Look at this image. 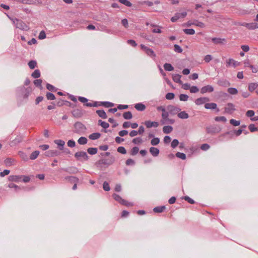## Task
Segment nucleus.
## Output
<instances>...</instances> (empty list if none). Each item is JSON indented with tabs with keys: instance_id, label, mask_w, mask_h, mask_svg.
Instances as JSON below:
<instances>
[{
	"instance_id": "f257e3e1",
	"label": "nucleus",
	"mask_w": 258,
	"mask_h": 258,
	"mask_svg": "<svg viewBox=\"0 0 258 258\" xmlns=\"http://www.w3.org/2000/svg\"><path fill=\"white\" fill-rule=\"evenodd\" d=\"M115 161V158L113 156H111L109 159H101L96 162L95 165V166L100 169H102L103 167V165L105 166V167H107L109 166L112 165Z\"/></svg>"
},
{
	"instance_id": "f03ea898",
	"label": "nucleus",
	"mask_w": 258,
	"mask_h": 258,
	"mask_svg": "<svg viewBox=\"0 0 258 258\" xmlns=\"http://www.w3.org/2000/svg\"><path fill=\"white\" fill-rule=\"evenodd\" d=\"M32 91L31 87L25 88V87H21L18 90V93L24 98L27 99Z\"/></svg>"
},
{
	"instance_id": "7ed1b4c3",
	"label": "nucleus",
	"mask_w": 258,
	"mask_h": 258,
	"mask_svg": "<svg viewBox=\"0 0 258 258\" xmlns=\"http://www.w3.org/2000/svg\"><path fill=\"white\" fill-rule=\"evenodd\" d=\"M74 132L77 134L83 133L86 130L85 126L80 121H77L74 124Z\"/></svg>"
},
{
	"instance_id": "20e7f679",
	"label": "nucleus",
	"mask_w": 258,
	"mask_h": 258,
	"mask_svg": "<svg viewBox=\"0 0 258 258\" xmlns=\"http://www.w3.org/2000/svg\"><path fill=\"white\" fill-rule=\"evenodd\" d=\"M14 23L16 28L19 29L27 31L29 29V27L21 20L16 19V20L14 21Z\"/></svg>"
},
{
	"instance_id": "39448f33",
	"label": "nucleus",
	"mask_w": 258,
	"mask_h": 258,
	"mask_svg": "<svg viewBox=\"0 0 258 258\" xmlns=\"http://www.w3.org/2000/svg\"><path fill=\"white\" fill-rule=\"evenodd\" d=\"M75 157L80 161H87L88 160V156L87 153L84 151H80L76 152L75 155Z\"/></svg>"
},
{
	"instance_id": "423d86ee",
	"label": "nucleus",
	"mask_w": 258,
	"mask_h": 258,
	"mask_svg": "<svg viewBox=\"0 0 258 258\" xmlns=\"http://www.w3.org/2000/svg\"><path fill=\"white\" fill-rule=\"evenodd\" d=\"M141 47L148 56L152 57H155L156 54L152 49L146 46L144 44H141Z\"/></svg>"
},
{
	"instance_id": "0eeeda50",
	"label": "nucleus",
	"mask_w": 258,
	"mask_h": 258,
	"mask_svg": "<svg viewBox=\"0 0 258 258\" xmlns=\"http://www.w3.org/2000/svg\"><path fill=\"white\" fill-rule=\"evenodd\" d=\"M167 110L171 115H175L177 113H178L181 110L179 108L173 105H168L167 107Z\"/></svg>"
},
{
	"instance_id": "6e6552de",
	"label": "nucleus",
	"mask_w": 258,
	"mask_h": 258,
	"mask_svg": "<svg viewBox=\"0 0 258 258\" xmlns=\"http://www.w3.org/2000/svg\"><path fill=\"white\" fill-rule=\"evenodd\" d=\"M187 15L186 12H183L182 13H177L175 16L172 17L171 19V21L172 22H175L180 18H184Z\"/></svg>"
},
{
	"instance_id": "1a4fd4ad",
	"label": "nucleus",
	"mask_w": 258,
	"mask_h": 258,
	"mask_svg": "<svg viewBox=\"0 0 258 258\" xmlns=\"http://www.w3.org/2000/svg\"><path fill=\"white\" fill-rule=\"evenodd\" d=\"M205 108L207 109H215L217 112H218L220 110L217 108V105L215 103H207L205 104Z\"/></svg>"
},
{
	"instance_id": "9d476101",
	"label": "nucleus",
	"mask_w": 258,
	"mask_h": 258,
	"mask_svg": "<svg viewBox=\"0 0 258 258\" xmlns=\"http://www.w3.org/2000/svg\"><path fill=\"white\" fill-rule=\"evenodd\" d=\"M220 132L215 126L210 125L206 127V132L210 134H214Z\"/></svg>"
},
{
	"instance_id": "9b49d317",
	"label": "nucleus",
	"mask_w": 258,
	"mask_h": 258,
	"mask_svg": "<svg viewBox=\"0 0 258 258\" xmlns=\"http://www.w3.org/2000/svg\"><path fill=\"white\" fill-rule=\"evenodd\" d=\"M73 116L75 118L81 117L84 113L83 110L81 109H75L72 111Z\"/></svg>"
},
{
	"instance_id": "f8f14e48",
	"label": "nucleus",
	"mask_w": 258,
	"mask_h": 258,
	"mask_svg": "<svg viewBox=\"0 0 258 258\" xmlns=\"http://www.w3.org/2000/svg\"><path fill=\"white\" fill-rule=\"evenodd\" d=\"M225 112L228 114H232L235 110L234 106L232 103H229L224 108Z\"/></svg>"
},
{
	"instance_id": "ddd939ff",
	"label": "nucleus",
	"mask_w": 258,
	"mask_h": 258,
	"mask_svg": "<svg viewBox=\"0 0 258 258\" xmlns=\"http://www.w3.org/2000/svg\"><path fill=\"white\" fill-rule=\"evenodd\" d=\"M210 101V99L208 97H200L197 98L195 100V103L198 105H200L201 104H203L204 103H205L206 102H208Z\"/></svg>"
},
{
	"instance_id": "4468645a",
	"label": "nucleus",
	"mask_w": 258,
	"mask_h": 258,
	"mask_svg": "<svg viewBox=\"0 0 258 258\" xmlns=\"http://www.w3.org/2000/svg\"><path fill=\"white\" fill-rule=\"evenodd\" d=\"M213 91H214L213 87L211 85H208L205 86L201 88V93L202 94H205L207 92L211 93V92H213Z\"/></svg>"
},
{
	"instance_id": "2eb2a0df",
	"label": "nucleus",
	"mask_w": 258,
	"mask_h": 258,
	"mask_svg": "<svg viewBox=\"0 0 258 258\" xmlns=\"http://www.w3.org/2000/svg\"><path fill=\"white\" fill-rule=\"evenodd\" d=\"M23 137L22 136H18L16 138L12 141L10 144L11 146H15L21 143L23 140Z\"/></svg>"
},
{
	"instance_id": "dca6fc26",
	"label": "nucleus",
	"mask_w": 258,
	"mask_h": 258,
	"mask_svg": "<svg viewBox=\"0 0 258 258\" xmlns=\"http://www.w3.org/2000/svg\"><path fill=\"white\" fill-rule=\"evenodd\" d=\"M144 124L147 128H151L152 127H157L159 126V123L158 122L152 121L150 120L145 121Z\"/></svg>"
},
{
	"instance_id": "f3484780",
	"label": "nucleus",
	"mask_w": 258,
	"mask_h": 258,
	"mask_svg": "<svg viewBox=\"0 0 258 258\" xmlns=\"http://www.w3.org/2000/svg\"><path fill=\"white\" fill-rule=\"evenodd\" d=\"M60 154V153L56 150H49L45 153V155L47 157H54L58 156Z\"/></svg>"
},
{
	"instance_id": "a211bd4d",
	"label": "nucleus",
	"mask_w": 258,
	"mask_h": 258,
	"mask_svg": "<svg viewBox=\"0 0 258 258\" xmlns=\"http://www.w3.org/2000/svg\"><path fill=\"white\" fill-rule=\"evenodd\" d=\"M22 175H10L9 177V180L11 181L19 182L21 181Z\"/></svg>"
},
{
	"instance_id": "6ab92c4d",
	"label": "nucleus",
	"mask_w": 258,
	"mask_h": 258,
	"mask_svg": "<svg viewBox=\"0 0 258 258\" xmlns=\"http://www.w3.org/2000/svg\"><path fill=\"white\" fill-rule=\"evenodd\" d=\"M239 64V62H237V61H235L232 58H229L226 61V66L229 67L230 66H232L234 67H235L236 66Z\"/></svg>"
},
{
	"instance_id": "aec40b11",
	"label": "nucleus",
	"mask_w": 258,
	"mask_h": 258,
	"mask_svg": "<svg viewBox=\"0 0 258 258\" xmlns=\"http://www.w3.org/2000/svg\"><path fill=\"white\" fill-rule=\"evenodd\" d=\"M217 84L220 86L227 87L230 85V83L229 82L225 79L219 80L217 82Z\"/></svg>"
},
{
	"instance_id": "412c9836",
	"label": "nucleus",
	"mask_w": 258,
	"mask_h": 258,
	"mask_svg": "<svg viewBox=\"0 0 258 258\" xmlns=\"http://www.w3.org/2000/svg\"><path fill=\"white\" fill-rule=\"evenodd\" d=\"M62 170L70 174H75L79 171L78 169L75 167H70L67 168H63Z\"/></svg>"
},
{
	"instance_id": "4be33fe9",
	"label": "nucleus",
	"mask_w": 258,
	"mask_h": 258,
	"mask_svg": "<svg viewBox=\"0 0 258 258\" xmlns=\"http://www.w3.org/2000/svg\"><path fill=\"white\" fill-rule=\"evenodd\" d=\"M54 142L55 144L57 145L58 148L59 150H62L63 149V147L65 144L64 141L61 140H55Z\"/></svg>"
},
{
	"instance_id": "5701e85b",
	"label": "nucleus",
	"mask_w": 258,
	"mask_h": 258,
	"mask_svg": "<svg viewBox=\"0 0 258 258\" xmlns=\"http://www.w3.org/2000/svg\"><path fill=\"white\" fill-rule=\"evenodd\" d=\"M149 151L154 157H157L160 152L159 150L155 147H151L149 149Z\"/></svg>"
},
{
	"instance_id": "b1692460",
	"label": "nucleus",
	"mask_w": 258,
	"mask_h": 258,
	"mask_svg": "<svg viewBox=\"0 0 258 258\" xmlns=\"http://www.w3.org/2000/svg\"><path fill=\"white\" fill-rule=\"evenodd\" d=\"M112 197L113 199L117 202H118L120 204H122L123 203H125V200L123 199L119 195H117L116 194H113L112 195Z\"/></svg>"
},
{
	"instance_id": "393cba45",
	"label": "nucleus",
	"mask_w": 258,
	"mask_h": 258,
	"mask_svg": "<svg viewBox=\"0 0 258 258\" xmlns=\"http://www.w3.org/2000/svg\"><path fill=\"white\" fill-rule=\"evenodd\" d=\"M181 77V75L179 74H173L172 75V79L173 80L177 83H179V84H182V82L180 80V78Z\"/></svg>"
},
{
	"instance_id": "a878e982",
	"label": "nucleus",
	"mask_w": 258,
	"mask_h": 258,
	"mask_svg": "<svg viewBox=\"0 0 258 258\" xmlns=\"http://www.w3.org/2000/svg\"><path fill=\"white\" fill-rule=\"evenodd\" d=\"M135 108L138 111H143L145 110L146 106L142 103H139L135 104Z\"/></svg>"
},
{
	"instance_id": "bb28decb",
	"label": "nucleus",
	"mask_w": 258,
	"mask_h": 258,
	"mask_svg": "<svg viewBox=\"0 0 258 258\" xmlns=\"http://www.w3.org/2000/svg\"><path fill=\"white\" fill-rule=\"evenodd\" d=\"M96 112L100 117L103 119H106L107 117L106 112L103 109L97 110H96Z\"/></svg>"
},
{
	"instance_id": "cd10ccee",
	"label": "nucleus",
	"mask_w": 258,
	"mask_h": 258,
	"mask_svg": "<svg viewBox=\"0 0 258 258\" xmlns=\"http://www.w3.org/2000/svg\"><path fill=\"white\" fill-rule=\"evenodd\" d=\"M65 179L72 183H77L79 182V179L75 176H67L65 177Z\"/></svg>"
},
{
	"instance_id": "c85d7f7f",
	"label": "nucleus",
	"mask_w": 258,
	"mask_h": 258,
	"mask_svg": "<svg viewBox=\"0 0 258 258\" xmlns=\"http://www.w3.org/2000/svg\"><path fill=\"white\" fill-rule=\"evenodd\" d=\"M84 105L88 107H98L102 106L101 102L95 101L93 103H87Z\"/></svg>"
},
{
	"instance_id": "c756f323",
	"label": "nucleus",
	"mask_w": 258,
	"mask_h": 258,
	"mask_svg": "<svg viewBox=\"0 0 258 258\" xmlns=\"http://www.w3.org/2000/svg\"><path fill=\"white\" fill-rule=\"evenodd\" d=\"M247 25V28L249 30H254L258 28V24L256 22H252L248 23Z\"/></svg>"
},
{
	"instance_id": "7c9ffc66",
	"label": "nucleus",
	"mask_w": 258,
	"mask_h": 258,
	"mask_svg": "<svg viewBox=\"0 0 258 258\" xmlns=\"http://www.w3.org/2000/svg\"><path fill=\"white\" fill-rule=\"evenodd\" d=\"M165 209H166V207L165 206H158V207H155L153 209V211L155 213H162L165 210Z\"/></svg>"
},
{
	"instance_id": "2f4dec72",
	"label": "nucleus",
	"mask_w": 258,
	"mask_h": 258,
	"mask_svg": "<svg viewBox=\"0 0 258 258\" xmlns=\"http://www.w3.org/2000/svg\"><path fill=\"white\" fill-rule=\"evenodd\" d=\"M212 41L215 44H222L224 42H225L226 40H225V39H224V38H213L212 39Z\"/></svg>"
},
{
	"instance_id": "473e14b6",
	"label": "nucleus",
	"mask_w": 258,
	"mask_h": 258,
	"mask_svg": "<svg viewBox=\"0 0 258 258\" xmlns=\"http://www.w3.org/2000/svg\"><path fill=\"white\" fill-rule=\"evenodd\" d=\"M101 136V134L99 133H93L89 135V138L90 139L95 140L99 139Z\"/></svg>"
},
{
	"instance_id": "72a5a7b5",
	"label": "nucleus",
	"mask_w": 258,
	"mask_h": 258,
	"mask_svg": "<svg viewBox=\"0 0 258 258\" xmlns=\"http://www.w3.org/2000/svg\"><path fill=\"white\" fill-rule=\"evenodd\" d=\"M178 117L182 119H187L188 118V114L184 111H181L178 113Z\"/></svg>"
},
{
	"instance_id": "f704fd0d",
	"label": "nucleus",
	"mask_w": 258,
	"mask_h": 258,
	"mask_svg": "<svg viewBox=\"0 0 258 258\" xmlns=\"http://www.w3.org/2000/svg\"><path fill=\"white\" fill-rule=\"evenodd\" d=\"M173 130V127L170 125L164 126L163 128V132L165 134H169Z\"/></svg>"
},
{
	"instance_id": "c9c22d12",
	"label": "nucleus",
	"mask_w": 258,
	"mask_h": 258,
	"mask_svg": "<svg viewBox=\"0 0 258 258\" xmlns=\"http://www.w3.org/2000/svg\"><path fill=\"white\" fill-rule=\"evenodd\" d=\"M258 87V84L256 83H250L248 85V90L250 92L253 91Z\"/></svg>"
},
{
	"instance_id": "e433bc0d",
	"label": "nucleus",
	"mask_w": 258,
	"mask_h": 258,
	"mask_svg": "<svg viewBox=\"0 0 258 258\" xmlns=\"http://www.w3.org/2000/svg\"><path fill=\"white\" fill-rule=\"evenodd\" d=\"M123 117L125 119H131L133 117V115L131 111H127L123 113Z\"/></svg>"
},
{
	"instance_id": "4c0bfd02",
	"label": "nucleus",
	"mask_w": 258,
	"mask_h": 258,
	"mask_svg": "<svg viewBox=\"0 0 258 258\" xmlns=\"http://www.w3.org/2000/svg\"><path fill=\"white\" fill-rule=\"evenodd\" d=\"M98 124L101 125L104 129H106L109 126V124L108 123L102 121V120H98Z\"/></svg>"
},
{
	"instance_id": "58836bf2",
	"label": "nucleus",
	"mask_w": 258,
	"mask_h": 258,
	"mask_svg": "<svg viewBox=\"0 0 258 258\" xmlns=\"http://www.w3.org/2000/svg\"><path fill=\"white\" fill-rule=\"evenodd\" d=\"M19 2L24 4L33 5L36 3L35 0H19Z\"/></svg>"
},
{
	"instance_id": "ea45409f",
	"label": "nucleus",
	"mask_w": 258,
	"mask_h": 258,
	"mask_svg": "<svg viewBox=\"0 0 258 258\" xmlns=\"http://www.w3.org/2000/svg\"><path fill=\"white\" fill-rule=\"evenodd\" d=\"M164 68L167 71H172L174 70L173 67L168 63H166L164 64Z\"/></svg>"
},
{
	"instance_id": "a19ab883",
	"label": "nucleus",
	"mask_w": 258,
	"mask_h": 258,
	"mask_svg": "<svg viewBox=\"0 0 258 258\" xmlns=\"http://www.w3.org/2000/svg\"><path fill=\"white\" fill-rule=\"evenodd\" d=\"M31 76L35 79H37L40 77V72L39 70H35L31 74Z\"/></svg>"
},
{
	"instance_id": "79ce46f5",
	"label": "nucleus",
	"mask_w": 258,
	"mask_h": 258,
	"mask_svg": "<svg viewBox=\"0 0 258 258\" xmlns=\"http://www.w3.org/2000/svg\"><path fill=\"white\" fill-rule=\"evenodd\" d=\"M87 139L84 137H80L78 140V142L80 145H85L87 144Z\"/></svg>"
},
{
	"instance_id": "37998d69",
	"label": "nucleus",
	"mask_w": 258,
	"mask_h": 258,
	"mask_svg": "<svg viewBox=\"0 0 258 258\" xmlns=\"http://www.w3.org/2000/svg\"><path fill=\"white\" fill-rule=\"evenodd\" d=\"M39 153L40 152L39 151H35L34 152H32L30 156V159L31 160H35L38 156Z\"/></svg>"
},
{
	"instance_id": "c03bdc74",
	"label": "nucleus",
	"mask_w": 258,
	"mask_h": 258,
	"mask_svg": "<svg viewBox=\"0 0 258 258\" xmlns=\"http://www.w3.org/2000/svg\"><path fill=\"white\" fill-rule=\"evenodd\" d=\"M18 154L23 160H24L25 161H27L28 160V157L26 153H25L24 152H23L22 151H19Z\"/></svg>"
},
{
	"instance_id": "a18cd8bd",
	"label": "nucleus",
	"mask_w": 258,
	"mask_h": 258,
	"mask_svg": "<svg viewBox=\"0 0 258 258\" xmlns=\"http://www.w3.org/2000/svg\"><path fill=\"white\" fill-rule=\"evenodd\" d=\"M97 149L96 148H89L87 149V152L90 155H95L97 153Z\"/></svg>"
},
{
	"instance_id": "49530a36",
	"label": "nucleus",
	"mask_w": 258,
	"mask_h": 258,
	"mask_svg": "<svg viewBox=\"0 0 258 258\" xmlns=\"http://www.w3.org/2000/svg\"><path fill=\"white\" fill-rule=\"evenodd\" d=\"M101 104L102 106L107 108L113 107L114 105V103L108 101L101 102Z\"/></svg>"
},
{
	"instance_id": "de8ad7c7",
	"label": "nucleus",
	"mask_w": 258,
	"mask_h": 258,
	"mask_svg": "<svg viewBox=\"0 0 258 258\" xmlns=\"http://www.w3.org/2000/svg\"><path fill=\"white\" fill-rule=\"evenodd\" d=\"M42 83V81L41 79H37L34 80V85L38 87H39L40 89H42V86L41 85Z\"/></svg>"
},
{
	"instance_id": "09e8293b",
	"label": "nucleus",
	"mask_w": 258,
	"mask_h": 258,
	"mask_svg": "<svg viewBox=\"0 0 258 258\" xmlns=\"http://www.w3.org/2000/svg\"><path fill=\"white\" fill-rule=\"evenodd\" d=\"M47 99L49 100H54L55 99L54 95L50 92H47L46 94Z\"/></svg>"
},
{
	"instance_id": "8fccbe9b",
	"label": "nucleus",
	"mask_w": 258,
	"mask_h": 258,
	"mask_svg": "<svg viewBox=\"0 0 258 258\" xmlns=\"http://www.w3.org/2000/svg\"><path fill=\"white\" fill-rule=\"evenodd\" d=\"M162 122V124H173L174 123V120L173 119H170L168 117H167V119H165L164 120L161 121Z\"/></svg>"
},
{
	"instance_id": "3c124183",
	"label": "nucleus",
	"mask_w": 258,
	"mask_h": 258,
	"mask_svg": "<svg viewBox=\"0 0 258 258\" xmlns=\"http://www.w3.org/2000/svg\"><path fill=\"white\" fill-rule=\"evenodd\" d=\"M28 66L31 69H34L37 66V62L35 60H30L28 63Z\"/></svg>"
},
{
	"instance_id": "603ef678",
	"label": "nucleus",
	"mask_w": 258,
	"mask_h": 258,
	"mask_svg": "<svg viewBox=\"0 0 258 258\" xmlns=\"http://www.w3.org/2000/svg\"><path fill=\"white\" fill-rule=\"evenodd\" d=\"M46 88L50 91L52 92H56L57 90V89L54 86L48 83L46 84Z\"/></svg>"
},
{
	"instance_id": "864d4df0",
	"label": "nucleus",
	"mask_w": 258,
	"mask_h": 258,
	"mask_svg": "<svg viewBox=\"0 0 258 258\" xmlns=\"http://www.w3.org/2000/svg\"><path fill=\"white\" fill-rule=\"evenodd\" d=\"M160 143V139L158 138H154L151 141V144L153 146H156Z\"/></svg>"
},
{
	"instance_id": "5fc2aeb1",
	"label": "nucleus",
	"mask_w": 258,
	"mask_h": 258,
	"mask_svg": "<svg viewBox=\"0 0 258 258\" xmlns=\"http://www.w3.org/2000/svg\"><path fill=\"white\" fill-rule=\"evenodd\" d=\"M183 31L185 34L188 35H193L195 33V31L193 29H184Z\"/></svg>"
},
{
	"instance_id": "6e6d98bb",
	"label": "nucleus",
	"mask_w": 258,
	"mask_h": 258,
	"mask_svg": "<svg viewBox=\"0 0 258 258\" xmlns=\"http://www.w3.org/2000/svg\"><path fill=\"white\" fill-rule=\"evenodd\" d=\"M228 92L231 95H235L237 94L238 91L235 88H229L227 90Z\"/></svg>"
},
{
	"instance_id": "4d7b16f0",
	"label": "nucleus",
	"mask_w": 258,
	"mask_h": 258,
	"mask_svg": "<svg viewBox=\"0 0 258 258\" xmlns=\"http://www.w3.org/2000/svg\"><path fill=\"white\" fill-rule=\"evenodd\" d=\"M193 24L195 26H197L198 27H201V28H204L205 27V25L203 22L198 21V20H195Z\"/></svg>"
},
{
	"instance_id": "13d9d810",
	"label": "nucleus",
	"mask_w": 258,
	"mask_h": 258,
	"mask_svg": "<svg viewBox=\"0 0 258 258\" xmlns=\"http://www.w3.org/2000/svg\"><path fill=\"white\" fill-rule=\"evenodd\" d=\"M132 142L135 144H140L142 143L143 140L141 138L138 137L134 139L132 141Z\"/></svg>"
},
{
	"instance_id": "bf43d9fd",
	"label": "nucleus",
	"mask_w": 258,
	"mask_h": 258,
	"mask_svg": "<svg viewBox=\"0 0 258 258\" xmlns=\"http://www.w3.org/2000/svg\"><path fill=\"white\" fill-rule=\"evenodd\" d=\"M176 156L177 158L181 159L182 160H185L186 159V155L183 153L177 152L176 153Z\"/></svg>"
},
{
	"instance_id": "052dcab7",
	"label": "nucleus",
	"mask_w": 258,
	"mask_h": 258,
	"mask_svg": "<svg viewBox=\"0 0 258 258\" xmlns=\"http://www.w3.org/2000/svg\"><path fill=\"white\" fill-rule=\"evenodd\" d=\"M118 2L127 7H131L132 4L131 2L128 1L127 0H118Z\"/></svg>"
},
{
	"instance_id": "680f3d73",
	"label": "nucleus",
	"mask_w": 258,
	"mask_h": 258,
	"mask_svg": "<svg viewBox=\"0 0 258 258\" xmlns=\"http://www.w3.org/2000/svg\"><path fill=\"white\" fill-rule=\"evenodd\" d=\"M189 97L187 95L181 94L179 96V99L182 101H186L188 100Z\"/></svg>"
},
{
	"instance_id": "e2e57ef3",
	"label": "nucleus",
	"mask_w": 258,
	"mask_h": 258,
	"mask_svg": "<svg viewBox=\"0 0 258 258\" xmlns=\"http://www.w3.org/2000/svg\"><path fill=\"white\" fill-rule=\"evenodd\" d=\"M103 188L105 191H108L110 190V188L108 183L107 181H104L103 183Z\"/></svg>"
},
{
	"instance_id": "0e129e2a",
	"label": "nucleus",
	"mask_w": 258,
	"mask_h": 258,
	"mask_svg": "<svg viewBox=\"0 0 258 258\" xmlns=\"http://www.w3.org/2000/svg\"><path fill=\"white\" fill-rule=\"evenodd\" d=\"M230 123L233 125V126H238L240 125V121L236 120L234 119H231L229 121Z\"/></svg>"
},
{
	"instance_id": "69168bd1",
	"label": "nucleus",
	"mask_w": 258,
	"mask_h": 258,
	"mask_svg": "<svg viewBox=\"0 0 258 258\" xmlns=\"http://www.w3.org/2000/svg\"><path fill=\"white\" fill-rule=\"evenodd\" d=\"M215 120L216 121H223L225 122L227 119L224 116H217L215 118Z\"/></svg>"
},
{
	"instance_id": "338daca9",
	"label": "nucleus",
	"mask_w": 258,
	"mask_h": 258,
	"mask_svg": "<svg viewBox=\"0 0 258 258\" xmlns=\"http://www.w3.org/2000/svg\"><path fill=\"white\" fill-rule=\"evenodd\" d=\"M117 151L118 152L122 154H125L126 153V151L125 149L122 146L118 147V148L117 149Z\"/></svg>"
},
{
	"instance_id": "774afa93",
	"label": "nucleus",
	"mask_w": 258,
	"mask_h": 258,
	"mask_svg": "<svg viewBox=\"0 0 258 258\" xmlns=\"http://www.w3.org/2000/svg\"><path fill=\"white\" fill-rule=\"evenodd\" d=\"M248 128L251 132H254L258 130V128L255 127L253 124H250L248 126Z\"/></svg>"
}]
</instances>
